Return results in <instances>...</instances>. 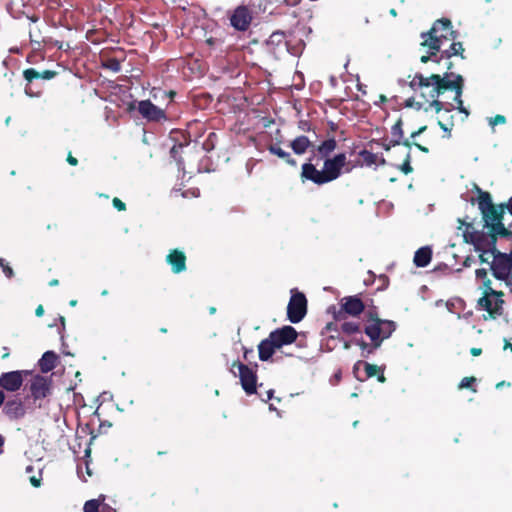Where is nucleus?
Segmentation results:
<instances>
[{
  "label": "nucleus",
  "mask_w": 512,
  "mask_h": 512,
  "mask_svg": "<svg viewBox=\"0 0 512 512\" xmlns=\"http://www.w3.org/2000/svg\"><path fill=\"white\" fill-rule=\"evenodd\" d=\"M25 92H26V94H27V95H29V96H34V94H32V93L29 91V89H28V88H26V89H25Z\"/></svg>",
  "instance_id": "nucleus-61"
},
{
  "label": "nucleus",
  "mask_w": 512,
  "mask_h": 512,
  "mask_svg": "<svg viewBox=\"0 0 512 512\" xmlns=\"http://www.w3.org/2000/svg\"><path fill=\"white\" fill-rule=\"evenodd\" d=\"M275 349H279L276 346L275 342L269 336L268 338L262 340L258 346L259 358L262 361H267L273 355Z\"/></svg>",
  "instance_id": "nucleus-19"
},
{
  "label": "nucleus",
  "mask_w": 512,
  "mask_h": 512,
  "mask_svg": "<svg viewBox=\"0 0 512 512\" xmlns=\"http://www.w3.org/2000/svg\"><path fill=\"white\" fill-rule=\"evenodd\" d=\"M341 307L345 313L351 316L359 315L364 309L362 301L357 297L343 298L341 301Z\"/></svg>",
  "instance_id": "nucleus-17"
},
{
  "label": "nucleus",
  "mask_w": 512,
  "mask_h": 512,
  "mask_svg": "<svg viewBox=\"0 0 512 512\" xmlns=\"http://www.w3.org/2000/svg\"><path fill=\"white\" fill-rule=\"evenodd\" d=\"M176 152H177V147H176V146H174V147L171 149V154L174 156Z\"/></svg>",
  "instance_id": "nucleus-58"
},
{
  "label": "nucleus",
  "mask_w": 512,
  "mask_h": 512,
  "mask_svg": "<svg viewBox=\"0 0 512 512\" xmlns=\"http://www.w3.org/2000/svg\"><path fill=\"white\" fill-rule=\"evenodd\" d=\"M341 331L347 335L360 334V324L356 321H343L341 324Z\"/></svg>",
  "instance_id": "nucleus-28"
},
{
  "label": "nucleus",
  "mask_w": 512,
  "mask_h": 512,
  "mask_svg": "<svg viewBox=\"0 0 512 512\" xmlns=\"http://www.w3.org/2000/svg\"><path fill=\"white\" fill-rule=\"evenodd\" d=\"M463 305L464 302L461 299H453L451 301H448L446 304L447 309L452 313H456L458 315V318L461 317L460 309L463 308Z\"/></svg>",
  "instance_id": "nucleus-30"
},
{
  "label": "nucleus",
  "mask_w": 512,
  "mask_h": 512,
  "mask_svg": "<svg viewBox=\"0 0 512 512\" xmlns=\"http://www.w3.org/2000/svg\"><path fill=\"white\" fill-rule=\"evenodd\" d=\"M363 367L364 370H365V378H370V377H373L375 375L378 376V381L380 383H384L385 382V376L383 374V370L378 367L377 365H374V364H370V363H367V362H362V361H359L357 362L355 365H354V373L356 375V377L359 379V380H363L362 378H360L359 374H358V371L360 370V368Z\"/></svg>",
  "instance_id": "nucleus-15"
},
{
  "label": "nucleus",
  "mask_w": 512,
  "mask_h": 512,
  "mask_svg": "<svg viewBox=\"0 0 512 512\" xmlns=\"http://www.w3.org/2000/svg\"><path fill=\"white\" fill-rule=\"evenodd\" d=\"M410 87L419 92L420 97L425 100L421 102L416 99H408L406 106L414 107L418 110L423 109L428 111L434 108L438 113L441 110L450 111L451 109H458L465 117H468L469 112L463 106L462 93H463V78L461 75L454 73H445L443 77L433 74L429 77H424L421 74L415 75L410 81Z\"/></svg>",
  "instance_id": "nucleus-1"
},
{
  "label": "nucleus",
  "mask_w": 512,
  "mask_h": 512,
  "mask_svg": "<svg viewBox=\"0 0 512 512\" xmlns=\"http://www.w3.org/2000/svg\"><path fill=\"white\" fill-rule=\"evenodd\" d=\"M50 392V380L47 377L37 375L31 383V393L34 399L45 398Z\"/></svg>",
  "instance_id": "nucleus-14"
},
{
  "label": "nucleus",
  "mask_w": 512,
  "mask_h": 512,
  "mask_svg": "<svg viewBox=\"0 0 512 512\" xmlns=\"http://www.w3.org/2000/svg\"><path fill=\"white\" fill-rule=\"evenodd\" d=\"M401 170L405 174H409L412 171V167L410 166V154L407 153L406 160L401 166Z\"/></svg>",
  "instance_id": "nucleus-37"
},
{
  "label": "nucleus",
  "mask_w": 512,
  "mask_h": 512,
  "mask_svg": "<svg viewBox=\"0 0 512 512\" xmlns=\"http://www.w3.org/2000/svg\"><path fill=\"white\" fill-rule=\"evenodd\" d=\"M418 135H420V134L418 133V130H417L416 132H413V133L411 134V138H413V139H414V138H415V137H417Z\"/></svg>",
  "instance_id": "nucleus-59"
},
{
  "label": "nucleus",
  "mask_w": 512,
  "mask_h": 512,
  "mask_svg": "<svg viewBox=\"0 0 512 512\" xmlns=\"http://www.w3.org/2000/svg\"><path fill=\"white\" fill-rule=\"evenodd\" d=\"M363 157H364V160L368 163V164H372V163H375V160L377 158V156L375 154H372L370 152H363Z\"/></svg>",
  "instance_id": "nucleus-39"
},
{
  "label": "nucleus",
  "mask_w": 512,
  "mask_h": 512,
  "mask_svg": "<svg viewBox=\"0 0 512 512\" xmlns=\"http://www.w3.org/2000/svg\"><path fill=\"white\" fill-rule=\"evenodd\" d=\"M9 356L8 348L3 347V358H7Z\"/></svg>",
  "instance_id": "nucleus-51"
},
{
  "label": "nucleus",
  "mask_w": 512,
  "mask_h": 512,
  "mask_svg": "<svg viewBox=\"0 0 512 512\" xmlns=\"http://www.w3.org/2000/svg\"><path fill=\"white\" fill-rule=\"evenodd\" d=\"M350 341L352 342V345L354 344L359 346L363 352L367 351L368 353H371L373 351V348L369 347V345L363 340L362 336H354Z\"/></svg>",
  "instance_id": "nucleus-32"
},
{
  "label": "nucleus",
  "mask_w": 512,
  "mask_h": 512,
  "mask_svg": "<svg viewBox=\"0 0 512 512\" xmlns=\"http://www.w3.org/2000/svg\"><path fill=\"white\" fill-rule=\"evenodd\" d=\"M421 38V46L426 49V54L420 57L422 63L430 60L438 62L437 52H441V58H450L463 52L462 44L455 42L456 32L452 29L451 21L448 19L435 21L428 32L421 34Z\"/></svg>",
  "instance_id": "nucleus-2"
},
{
  "label": "nucleus",
  "mask_w": 512,
  "mask_h": 512,
  "mask_svg": "<svg viewBox=\"0 0 512 512\" xmlns=\"http://www.w3.org/2000/svg\"><path fill=\"white\" fill-rule=\"evenodd\" d=\"M508 209L512 213V198L509 200Z\"/></svg>",
  "instance_id": "nucleus-56"
},
{
  "label": "nucleus",
  "mask_w": 512,
  "mask_h": 512,
  "mask_svg": "<svg viewBox=\"0 0 512 512\" xmlns=\"http://www.w3.org/2000/svg\"><path fill=\"white\" fill-rule=\"evenodd\" d=\"M24 371H11L0 376V386L7 391H17L23 383Z\"/></svg>",
  "instance_id": "nucleus-12"
},
{
  "label": "nucleus",
  "mask_w": 512,
  "mask_h": 512,
  "mask_svg": "<svg viewBox=\"0 0 512 512\" xmlns=\"http://www.w3.org/2000/svg\"><path fill=\"white\" fill-rule=\"evenodd\" d=\"M4 444V438L2 435H0V448L3 446Z\"/></svg>",
  "instance_id": "nucleus-60"
},
{
  "label": "nucleus",
  "mask_w": 512,
  "mask_h": 512,
  "mask_svg": "<svg viewBox=\"0 0 512 512\" xmlns=\"http://www.w3.org/2000/svg\"><path fill=\"white\" fill-rule=\"evenodd\" d=\"M476 280L479 282V289L483 292V296L479 299L478 304L488 313L489 318H495L501 314L503 304L501 294L492 289L486 269L476 270Z\"/></svg>",
  "instance_id": "nucleus-4"
},
{
  "label": "nucleus",
  "mask_w": 512,
  "mask_h": 512,
  "mask_svg": "<svg viewBox=\"0 0 512 512\" xmlns=\"http://www.w3.org/2000/svg\"><path fill=\"white\" fill-rule=\"evenodd\" d=\"M311 146L312 142L304 135L296 137L290 144L294 153L298 155L304 154Z\"/></svg>",
  "instance_id": "nucleus-22"
},
{
  "label": "nucleus",
  "mask_w": 512,
  "mask_h": 512,
  "mask_svg": "<svg viewBox=\"0 0 512 512\" xmlns=\"http://www.w3.org/2000/svg\"><path fill=\"white\" fill-rule=\"evenodd\" d=\"M59 284V281L57 279H53L49 282L50 286H57Z\"/></svg>",
  "instance_id": "nucleus-52"
},
{
  "label": "nucleus",
  "mask_w": 512,
  "mask_h": 512,
  "mask_svg": "<svg viewBox=\"0 0 512 512\" xmlns=\"http://www.w3.org/2000/svg\"><path fill=\"white\" fill-rule=\"evenodd\" d=\"M394 330L395 326L392 321L381 319H373L365 327V333L371 339L373 349L380 347L382 341L390 337Z\"/></svg>",
  "instance_id": "nucleus-5"
},
{
  "label": "nucleus",
  "mask_w": 512,
  "mask_h": 512,
  "mask_svg": "<svg viewBox=\"0 0 512 512\" xmlns=\"http://www.w3.org/2000/svg\"><path fill=\"white\" fill-rule=\"evenodd\" d=\"M5 399L4 393L0 390V406L3 404Z\"/></svg>",
  "instance_id": "nucleus-53"
},
{
  "label": "nucleus",
  "mask_w": 512,
  "mask_h": 512,
  "mask_svg": "<svg viewBox=\"0 0 512 512\" xmlns=\"http://www.w3.org/2000/svg\"><path fill=\"white\" fill-rule=\"evenodd\" d=\"M463 237L467 243H472L477 250L482 249L481 234L471 224H467L463 231Z\"/></svg>",
  "instance_id": "nucleus-20"
},
{
  "label": "nucleus",
  "mask_w": 512,
  "mask_h": 512,
  "mask_svg": "<svg viewBox=\"0 0 512 512\" xmlns=\"http://www.w3.org/2000/svg\"><path fill=\"white\" fill-rule=\"evenodd\" d=\"M480 259L482 262L489 263L490 259H492V261H494V259H496V257L494 256V253L492 251L485 250L480 254Z\"/></svg>",
  "instance_id": "nucleus-35"
},
{
  "label": "nucleus",
  "mask_w": 512,
  "mask_h": 512,
  "mask_svg": "<svg viewBox=\"0 0 512 512\" xmlns=\"http://www.w3.org/2000/svg\"><path fill=\"white\" fill-rule=\"evenodd\" d=\"M267 399H263L264 401L270 400L273 397V390H269L266 392Z\"/></svg>",
  "instance_id": "nucleus-49"
},
{
  "label": "nucleus",
  "mask_w": 512,
  "mask_h": 512,
  "mask_svg": "<svg viewBox=\"0 0 512 512\" xmlns=\"http://www.w3.org/2000/svg\"><path fill=\"white\" fill-rule=\"evenodd\" d=\"M268 150L278 156L279 158H282L284 159L289 165L291 166H295L296 165V161L291 157V155L286 152L285 150H283L280 146L278 145H271Z\"/></svg>",
  "instance_id": "nucleus-27"
},
{
  "label": "nucleus",
  "mask_w": 512,
  "mask_h": 512,
  "mask_svg": "<svg viewBox=\"0 0 512 512\" xmlns=\"http://www.w3.org/2000/svg\"><path fill=\"white\" fill-rule=\"evenodd\" d=\"M0 267L7 278H12L14 276L13 269L2 258H0Z\"/></svg>",
  "instance_id": "nucleus-33"
},
{
  "label": "nucleus",
  "mask_w": 512,
  "mask_h": 512,
  "mask_svg": "<svg viewBox=\"0 0 512 512\" xmlns=\"http://www.w3.org/2000/svg\"><path fill=\"white\" fill-rule=\"evenodd\" d=\"M99 512H116L114 508L105 503V500H101L100 511Z\"/></svg>",
  "instance_id": "nucleus-40"
},
{
  "label": "nucleus",
  "mask_w": 512,
  "mask_h": 512,
  "mask_svg": "<svg viewBox=\"0 0 512 512\" xmlns=\"http://www.w3.org/2000/svg\"><path fill=\"white\" fill-rule=\"evenodd\" d=\"M60 323H61L62 327L64 328L65 327V318L63 316L60 317Z\"/></svg>",
  "instance_id": "nucleus-55"
},
{
  "label": "nucleus",
  "mask_w": 512,
  "mask_h": 512,
  "mask_svg": "<svg viewBox=\"0 0 512 512\" xmlns=\"http://www.w3.org/2000/svg\"><path fill=\"white\" fill-rule=\"evenodd\" d=\"M306 298L302 293H294L287 307L288 318L292 323H298L306 314Z\"/></svg>",
  "instance_id": "nucleus-7"
},
{
  "label": "nucleus",
  "mask_w": 512,
  "mask_h": 512,
  "mask_svg": "<svg viewBox=\"0 0 512 512\" xmlns=\"http://www.w3.org/2000/svg\"><path fill=\"white\" fill-rule=\"evenodd\" d=\"M30 483L34 486V487H39L40 486V479L33 476L30 478Z\"/></svg>",
  "instance_id": "nucleus-42"
},
{
  "label": "nucleus",
  "mask_w": 512,
  "mask_h": 512,
  "mask_svg": "<svg viewBox=\"0 0 512 512\" xmlns=\"http://www.w3.org/2000/svg\"><path fill=\"white\" fill-rule=\"evenodd\" d=\"M495 277L507 279L512 277V253L509 256L502 255L492 261L491 266Z\"/></svg>",
  "instance_id": "nucleus-9"
},
{
  "label": "nucleus",
  "mask_w": 512,
  "mask_h": 512,
  "mask_svg": "<svg viewBox=\"0 0 512 512\" xmlns=\"http://www.w3.org/2000/svg\"><path fill=\"white\" fill-rule=\"evenodd\" d=\"M471 353L473 356H479L481 354V349L480 348H472Z\"/></svg>",
  "instance_id": "nucleus-45"
},
{
  "label": "nucleus",
  "mask_w": 512,
  "mask_h": 512,
  "mask_svg": "<svg viewBox=\"0 0 512 512\" xmlns=\"http://www.w3.org/2000/svg\"><path fill=\"white\" fill-rule=\"evenodd\" d=\"M166 262L170 265L172 272L175 274L186 270V256L181 250H171L166 256Z\"/></svg>",
  "instance_id": "nucleus-13"
},
{
  "label": "nucleus",
  "mask_w": 512,
  "mask_h": 512,
  "mask_svg": "<svg viewBox=\"0 0 512 512\" xmlns=\"http://www.w3.org/2000/svg\"><path fill=\"white\" fill-rule=\"evenodd\" d=\"M69 305L72 306V307H75L77 305V300H71L69 302Z\"/></svg>",
  "instance_id": "nucleus-54"
},
{
  "label": "nucleus",
  "mask_w": 512,
  "mask_h": 512,
  "mask_svg": "<svg viewBox=\"0 0 512 512\" xmlns=\"http://www.w3.org/2000/svg\"><path fill=\"white\" fill-rule=\"evenodd\" d=\"M336 148V141L333 138L327 139L323 141L319 146H317L316 150L313 151L314 156H319L320 158H326L330 153H332Z\"/></svg>",
  "instance_id": "nucleus-23"
},
{
  "label": "nucleus",
  "mask_w": 512,
  "mask_h": 512,
  "mask_svg": "<svg viewBox=\"0 0 512 512\" xmlns=\"http://www.w3.org/2000/svg\"><path fill=\"white\" fill-rule=\"evenodd\" d=\"M390 14H391L392 16H396V11H395V9H391V10H390Z\"/></svg>",
  "instance_id": "nucleus-63"
},
{
  "label": "nucleus",
  "mask_w": 512,
  "mask_h": 512,
  "mask_svg": "<svg viewBox=\"0 0 512 512\" xmlns=\"http://www.w3.org/2000/svg\"><path fill=\"white\" fill-rule=\"evenodd\" d=\"M35 314L37 317H41L43 314H44V308L42 305H39L36 310H35Z\"/></svg>",
  "instance_id": "nucleus-43"
},
{
  "label": "nucleus",
  "mask_w": 512,
  "mask_h": 512,
  "mask_svg": "<svg viewBox=\"0 0 512 512\" xmlns=\"http://www.w3.org/2000/svg\"><path fill=\"white\" fill-rule=\"evenodd\" d=\"M101 500H105L104 495H100L96 499H91V500L86 501L84 504V507H83V511L84 512H99Z\"/></svg>",
  "instance_id": "nucleus-29"
},
{
  "label": "nucleus",
  "mask_w": 512,
  "mask_h": 512,
  "mask_svg": "<svg viewBox=\"0 0 512 512\" xmlns=\"http://www.w3.org/2000/svg\"><path fill=\"white\" fill-rule=\"evenodd\" d=\"M288 5L290 6H294V5H297L300 0H284Z\"/></svg>",
  "instance_id": "nucleus-48"
},
{
  "label": "nucleus",
  "mask_w": 512,
  "mask_h": 512,
  "mask_svg": "<svg viewBox=\"0 0 512 512\" xmlns=\"http://www.w3.org/2000/svg\"><path fill=\"white\" fill-rule=\"evenodd\" d=\"M439 126L445 131V132H450V128L445 125L444 123H442L441 121L438 122Z\"/></svg>",
  "instance_id": "nucleus-47"
},
{
  "label": "nucleus",
  "mask_w": 512,
  "mask_h": 512,
  "mask_svg": "<svg viewBox=\"0 0 512 512\" xmlns=\"http://www.w3.org/2000/svg\"><path fill=\"white\" fill-rule=\"evenodd\" d=\"M268 44L269 45H276V46H279V45H282V44H286L285 42V36H284V33L283 32H274L270 35L269 37V40H268Z\"/></svg>",
  "instance_id": "nucleus-31"
},
{
  "label": "nucleus",
  "mask_w": 512,
  "mask_h": 512,
  "mask_svg": "<svg viewBox=\"0 0 512 512\" xmlns=\"http://www.w3.org/2000/svg\"><path fill=\"white\" fill-rule=\"evenodd\" d=\"M505 348H510V349H511V351H512V343H507V344L505 345Z\"/></svg>",
  "instance_id": "nucleus-62"
},
{
  "label": "nucleus",
  "mask_w": 512,
  "mask_h": 512,
  "mask_svg": "<svg viewBox=\"0 0 512 512\" xmlns=\"http://www.w3.org/2000/svg\"><path fill=\"white\" fill-rule=\"evenodd\" d=\"M432 251L429 247H422L414 255V263L418 267H425L429 264Z\"/></svg>",
  "instance_id": "nucleus-24"
},
{
  "label": "nucleus",
  "mask_w": 512,
  "mask_h": 512,
  "mask_svg": "<svg viewBox=\"0 0 512 512\" xmlns=\"http://www.w3.org/2000/svg\"><path fill=\"white\" fill-rule=\"evenodd\" d=\"M67 161H68V163H69L70 165H73V166L77 164V159H76V158H74V157H73V156H71V155H70V156H68Z\"/></svg>",
  "instance_id": "nucleus-44"
},
{
  "label": "nucleus",
  "mask_w": 512,
  "mask_h": 512,
  "mask_svg": "<svg viewBox=\"0 0 512 512\" xmlns=\"http://www.w3.org/2000/svg\"><path fill=\"white\" fill-rule=\"evenodd\" d=\"M392 132H393V135H398L399 137L402 136V132H401V122H397L393 128H392Z\"/></svg>",
  "instance_id": "nucleus-41"
},
{
  "label": "nucleus",
  "mask_w": 512,
  "mask_h": 512,
  "mask_svg": "<svg viewBox=\"0 0 512 512\" xmlns=\"http://www.w3.org/2000/svg\"><path fill=\"white\" fill-rule=\"evenodd\" d=\"M415 145H416V147H417L419 150H421V151H423V152H425V153H427V152H428V149H427L426 147H424V146H422V145H420V144H415Z\"/></svg>",
  "instance_id": "nucleus-50"
},
{
  "label": "nucleus",
  "mask_w": 512,
  "mask_h": 512,
  "mask_svg": "<svg viewBox=\"0 0 512 512\" xmlns=\"http://www.w3.org/2000/svg\"><path fill=\"white\" fill-rule=\"evenodd\" d=\"M380 99H381L382 102L386 101V97L383 96V95L380 97Z\"/></svg>",
  "instance_id": "nucleus-64"
},
{
  "label": "nucleus",
  "mask_w": 512,
  "mask_h": 512,
  "mask_svg": "<svg viewBox=\"0 0 512 512\" xmlns=\"http://www.w3.org/2000/svg\"><path fill=\"white\" fill-rule=\"evenodd\" d=\"M275 342L278 348L293 343L297 338L296 330L291 326H285L281 329L275 330L269 335Z\"/></svg>",
  "instance_id": "nucleus-11"
},
{
  "label": "nucleus",
  "mask_w": 512,
  "mask_h": 512,
  "mask_svg": "<svg viewBox=\"0 0 512 512\" xmlns=\"http://www.w3.org/2000/svg\"><path fill=\"white\" fill-rule=\"evenodd\" d=\"M58 356L53 351H47L39 360V367L42 372L47 373L55 368Z\"/></svg>",
  "instance_id": "nucleus-21"
},
{
  "label": "nucleus",
  "mask_w": 512,
  "mask_h": 512,
  "mask_svg": "<svg viewBox=\"0 0 512 512\" xmlns=\"http://www.w3.org/2000/svg\"><path fill=\"white\" fill-rule=\"evenodd\" d=\"M425 130H426V126H422L421 128H419L418 133L422 134Z\"/></svg>",
  "instance_id": "nucleus-57"
},
{
  "label": "nucleus",
  "mask_w": 512,
  "mask_h": 512,
  "mask_svg": "<svg viewBox=\"0 0 512 512\" xmlns=\"http://www.w3.org/2000/svg\"><path fill=\"white\" fill-rule=\"evenodd\" d=\"M138 111L148 121H160L166 119L163 109L157 107L149 100H143L138 103Z\"/></svg>",
  "instance_id": "nucleus-10"
},
{
  "label": "nucleus",
  "mask_w": 512,
  "mask_h": 512,
  "mask_svg": "<svg viewBox=\"0 0 512 512\" xmlns=\"http://www.w3.org/2000/svg\"><path fill=\"white\" fill-rule=\"evenodd\" d=\"M351 346H352V342H351L350 340H349V341H344V342H343V347H344V349H345V350L350 349V348H351Z\"/></svg>",
  "instance_id": "nucleus-46"
},
{
  "label": "nucleus",
  "mask_w": 512,
  "mask_h": 512,
  "mask_svg": "<svg viewBox=\"0 0 512 512\" xmlns=\"http://www.w3.org/2000/svg\"><path fill=\"white\" fill-rule=\"evenodd\" d=\"M112 203L118 211H124L126 209L125 203L121 201L119 198H114Z\"/></svg>",
  "instance_id": "nucleus-38"
},
{
  "label": "nucleus",
  "mask_w": 512,
  "mask_h": 512,
  "mask_svg": "<svg viewBox=\"0 0 512 512\" xmlns=\"http://www.w3.org/2000/svg\"><path fill=\"white\" fill-rule=\"evenodd\" d=\"M485 219L486 225L491 227L492 231L496 234H502L505 231L503 224L500 221V214L497 209L493 206L491 211L488 213H482Z\"/></svg>",
  "instance_id": "nucleus-16"
},
{
  "label": "nucleus",
  "mask_w": 512,
  "mask_h": 512,
  "mask_svg": "<svg viewBox=\"0 0 512 512\" xmlns=\"http://www.w3.org/2000/svg\"><path fill=\"white\" fill-rule=\"evenodd\" d=\"M55 75H56V73L51 70H45L43 72H38L37 70L31 68V69H27L24 71V78L29 82H31L32 80L37 79V78L49 80V79H52Z\"/></svg>",
  "instance_id": "nucleus-25"
},
{
  "label": "nucleus",
  "mask_w": 512,
  "mask_h": 512,
  "mask_svg": "<svg viewBox=\"0 0 512 512\" xmlns=\"http://www.w3.org/2000/svg\"><path fill=\"white\" fill-rule=\"evenodd\" d=\"M475 380L476 379L474 377L463 378L459 384V389L470 388L471 385L475 382Z\"/></svg>",
  "instance_id": "nucleus-34"
},
{
  "label": "nucleus",
  "mask_w": 512,
  "mask_h": 512,
  "mask_svg": "<svg viewBox=\"0 0 512 512\" xmlns=\"http://www.w3.org/2000/svg\"><path fill=\"white\" fill-rule=\"evenodd\" d=\"M478 205L482 213H488L494 206L490 194L479 190Z\"/></svg>",
  "instance_id": "nucleus-26"
},
{
  "label": "nucleus",
  "mask_w": 512,
  "mask_h": 512,
  "mask_svg": "<svg viewBox=\"0 0 512 512\" xmlns=\"http://www.w3.org/2000/svg\"><path fill=\"white\" fill-rule=\"evenodd\" d=\"M346 160L344 153L337 154L333 158H327L322 170H318L311 163H305L302 166V176L319 185L331 182L340 176Z\"/></svg>",
  "instance_id": "nucleus-3"
},
{
  "label": "nucleus",
  "mask_w": 512,
  "mask_h": 512,
  "mask_svg": "<svg viewBox=\"0 0 512 512\" xmlns=\"http://www.w3.org/2000/svg\"><path fill=\"white\" fill-rule=\"evenodd\" d=\"M505 121L506 119L503 115H496L495 117L489 119V124L491 127H495L498 124H504Z\"/></svg>",
  "instance_id": "nucleus-36"
},
{
  "label": "nucleus",
  "mask_w": 512,
  "mask_h": 512,
  "mask_svg": "<svg viewBox=\"0 0 512 512\" xmlns=\"http://www.w3.org/2000/svg\"><path fill=\"white\" fill-rule=\"evenodd\" d=\"M252 19V11L244 5H240L235 8L230 15L231 25L239 31L247 30L251 24Z\"/></svg>",
  "instance_id": "nucleus-8"
},
{
  "label": "nucleus",
  "mask_w": 512,
  "mask_h": 512,
  "mask_svg": "<svg viewBox=\"0 0 512 512\" xmlns=\"http://www.w3.org/2000/svg\"><path fill=\"white\" fill-rule=\"evenodd\" d=\"M4 412L8 417L18 419L24 416L25 409L21 400L16 399L5 404Z\"/></svg>",
  "instance_id": "nucleus-18"
},
{
  "label": "nucleus",
  "mask_w": 512,
  "mask_h": 512,
  "mask_svg": "<svg viewBox=\"0 0 512 512\" xmlns=\"http://www.w3.org/2000/svg\"><path fill=\"white\" fill-rule=\"evenodd\" d=\"M230 371L239 377L241 386L248 395L256 392L257 377L253 369L240 362H233Z\"/></svg>",
  "instance_id": "nucleus-6"
}]
</instances>
